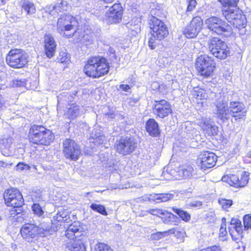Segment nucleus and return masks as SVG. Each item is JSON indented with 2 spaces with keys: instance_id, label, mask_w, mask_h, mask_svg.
Segmentation results:
<instances>
[{
  "instance_id": "1",
  "label": "nucleus",
  "mask_w": 251,
  "mask_h": 251,
  "mask_svg": "<svg viewBox=\"0 0 251 251\" xmlns=\"http://www.w3.org/2000/svg\"><path fill=\"white\" fill-rule=\"evenodd\" d=\"M109 70V65L106 59L102 57L95 56L88 60L84 72L90 77L99 78L107 74Z\"/></svg>"
},
{
  "instance_id": "30",
  "label": "nucleus",
  "mask_w": 251,
  "mask_h": 251,
  "mask_svg": "<svg viewBox=\"0 0 251 251\" xmlns=\"http://www.w3.org/2000/svg\"><path fill=\"white\" fill-rule=\"evenodd\" d=\"M69 7L70 6L66 1L59 0L54 6H50L48 7H46V11L51 14L52 11L54 10L58 13L62 10L67 11Z\"/></svg>"
},
{
  "instance_id": "20",
  "label": "nucleus",
  "mask_w": 251,
  "mask_h": 251,
  "mask_svg": "<svg viewBox=\"0 0 251 251\" xmlns=\"http://www.w3.org/2000/svg\"><path fill=\"white\" fill-rule=\"evenodd\" d=\"M37 225L34 224H25L21 228L20 232L22 236L29 241L32 239L39 236Z\"/></svg>"
},
{
  "instance_id": "51",
  "label": "nucleus",
  "mask_w": 251,
  "mask_h": 251,
  "mask_svg": "<svg viewBox=\"0 0 251 251\" xmlns=\"http://www.w3.org/2000/svg\"><path fill=\"white\" fill-rule=\"evenodd\" d=\"M245 229H251V216L248 215L244 217L243 220Z\"/></svg>"
},
{
  "instance_id": "12",
  "label": "nucleus",
  "mask_w": 251,
  "mask_h": 251,
  "mask_svg": "<svg viewBox=\"0 0 251 251\" xmlns=\"http://www.w3.org/2000/svg\"><path fill=\"white\" fill-rule=\"evenodd\" d=\"M249 173L244 171L240 175H229L224 176L222 180L226 182L230 185L235 187L245 186L249 181Z\"/></svg>"
},
{
  "instance_id": "25",
  "label": "nucleus",
  "mask_w": 251,
  "mask_h": 251,
  "mask_svg": "<svg viewBox=\"0 0 251 251\" xmlns=\"http://www.w3.org/2000/svg\"><path fill=\"white\" fill-rule=\"evenodd\" d=\"M146 129L152 137H157L160 133L158 124L154 119H150L146 122Z\"/></svg>"
},
{
  "instance_id": "64",
  "label": "nucleus",
  "mask_w": 251,
  "mask_h": 251,
  "mask_svg": "<svg viewBox=\"0 0 251 251\" xmlns=\"http://www.w3.org/2000/svg\"><path fill=\"white\" fill-rule=\"evenodd\" d=\"M11 166L12 165V164H9L8 163H7L6 162H4L3 161L0 160V167H3V168H6L8 166Z\"/></svg>"
},
{
  "instance_id": "34",
  "label": "nucleus",
  "mask_w": 251,
  "mask_h": 251,
  "mask_svg": "<svg viewBox=\"0 0 251 251\" xmlns=\"http://www.w3.org/2000/svg\"><path fill=\"white\" fill-rule=\"evenodd\" d=\"M179 175L184 178H191L195 174L194 168L190 165L186 166L178 171Z\"/></svg>"
},
{
  "instance_id": "9",
  "label": "nucleus",
  "mask_w": 251,
  "mask_h": 251,
  "mask_svg": "<svg viewBox=\"0 0 251 251\" xmlns=\"http://www.w3.org/2000/svg\"><path fill=\"white\" fill-rule=\"evenodd\" d=\"M3 198L5 204L8 206L21 207L24 203L23 196L17 189L7 190L3 194Z\"/></svg>"
},
{
  "instance_id": "55",
  "label": "nucleus",
  "mask_w": 251,
  "mask_h": 251,
  "mask_svg": "<svg viewBox=\"0 0 251 251\" xmlns=\"http://www.w3.org/2000/svg\"><path fill=\"white\" fill-rule=\"evenodd\" d=\"M168 233V230L163 232H157L151 235V238L154 240H159L164 236L165 234Z\"/></svg>"
},
{
  "instance_id": "47",
  "label": "nucleus",
  "mask_w": 251,
  "mask_h": 251,
  "mask_svg": "<svg viewBox=\"0 0 251 251\" xmlns=\"http://www.w3.org/2000/svg\"><path fill=\"white\" fill-rule=\"evenodd\" d=\"M33 213L39 217H42L44 214V211L38 203H34L32 206Z\"/></svg>"
},
{
  "instance_id": "8",
  "label": "nucleus",
  "mask_w": 251,
  "mask_h": 251,
  "mask_svg": "<svg viewBox=\"0 0 251 251\" xmlns=\"http://www.w3.org/2000/svg\"><path fill=\"white\" fill-rule=\"evenodd\" d=\"M215 64L214 61L212 57L204 54L197 59L196 67L201 75L208 77L212 74L215 68Z\"/></svg>"
},
{
  "instance_id": "53",
  "label": "nucleus",
  "mask_w": 251,
  "mask_h": 251,
  "mask_svg": "<svg viewBox=\"0 0 251 251\" xmlns=\"http://www.w3.org/2000/svg\"><path fill=\"white\" fill-rule=\"evenodd\" d=\"M147 211L151 215L158 217L165 214V212L162 209H151Z\"/></svg>"
},
{
  "instance_id": "13",
  "label": "nucleus",
  "mask_w": 251,
  "mask_h": 251,
  "mask_svg": "<svg viewBox=\"0 0 251 251\" xmlns=\"http://www.w3.org/2000/svg\"><path fill=\"white\" fill-rule=\"evenodd\" d=\"M151 33L157 40H162L166 38L168 34V29L166 25L161 20L153 17L152 24L151 25Z\"/></svg>"
},
{
  "instance_id": "40",
  "label": "nucleus",
  "mask_w": 251,
  "mask_h": 251,
  "mask_svg": "<svg viewBox=\"0 0 251 251\" xmlns=\"http://www.w3.org/2000/svg\"><path fill=\"white\" fill-rule=\"evenodd\" d=\"M222 220V223L219 231V238L220 240L225 241L227 240L226 235L227 234L226 229V218H223Z\"/></svg>"
},
{
  "instance_id": "52",
  "label": "nucleus",
  "mask_w": 251,
  "mask_h": 251,
  "mask_svg": "<svg viewBox=\"0 0 251 251\" xmlns=\"http://www.w3.org/2000/svg\"><path fill=\"white\" fill-rule=\"evenodd\" d=\"M196 95L197 96L196 98L201 100L207 99L208 97V94L206 93L205 90L202 89H199V90L196 92Z\"/></svg>"
},
{
  "instance_id": "56",
  "label": "nucleus",
  "mask_w": 251,
  "mask_h": 251,
  "mask_svg": "<svg viewBox=\"0 0 251 251\" xmlns=\"http://www.w3.org/2000/svg\"><path fill=\"white\" fill-rule=\"evenodd\" d=\"M25 85V79H16L13 81V86L15 87L24 86Z\"/></svg>"
},
{
  "instance_id": "24",
  "label": "nucleus",
  "mask_w": 251,
  "mask_h": 251,
  "mask_svg": "<svg viewBox=\"0 0 251 251\" xmlns=\"http://www.w3.org/2000/svg\"><path fill=\"white\" fill-rule=\"evenodd\" d=\"M77 92V91H75V93H70L67 92H63L60 93L57 96V110H61V108L65 106H68L69 104H70V102L73 100L74 96H75Z\"/></svg>"
},
{
  "instance_id": "16",
  "label": "nucleus",
  "mask_w": 251,
  "mask_h": 251,
  "mask_svg": "<svg viewBox=\"0 0 251 251\" xmlns=\"http://www.w3.org/2000/svg\"><path fill=\"white\" fill-rule=\"evenodd\" d=\"M217 156L212 152L204 151L199 155L197 163L202 169L211 168L214 167L217 161Z\"/></svg>"
},
{
  "instance_id": "37",
  "label": "nucleus",
  "mask_w": 251,
  "mask_h": 251,
  "mask_svg": "<svg viewBox=\"0 0 251 251\" xmlns=\"http://www.w3.org/2000/svg\"><path fill=\"white\" fill-rule=\"evenodd\" d=\"M230 226L228 227V230L231 229L232 231L235 233H239L242 234L243 230L242 228L241 222L240 220L232 218L230 221Z\"/></svg>"
},
{
  "instance_id": "21",
  "label": "nucleus",
  "mask_w": 251,
  "mask_h": 251,
  "mask_svg": "<svg viewBox=\"0 0 251 251\" xmlns=\"http://www.w3.org/2000/svg\"><path fill=\"white\" fill-rule=\"evenodd\" d=\"M44 47L45 54L50 58L53 57L56 49V43L53 37L50 34H46L44 37Z\"/></svg>"
},
{
  "instance_id": "58",
  "label": "nucleus",
  "mask_w": 251,
  "mask_h": 251,
  "mask_svg": "<svg viewBox=\"0 0 251 251\" xmlns=\"http://www.w3.org/2000/svg\"><path fill=\"white\" fill-rule=\"evenodd\" d=\"M189 206L197 208H200L202 206V202L199 201H193L190 202Z\"/></svg>"
},
{
  "instance_id": "2",
  "label": "nucleus",
  "mask_w": 251,
  "mask_h": 251,
  "mask_svg": "<svg viewBox=\"0 0 251 251\" xmlns=\"http://www.w3.org/2000/svg\"><path fill=\"white\" fill-rule=\"evenodd\" d=\"M28 137L30 143L39 145L48 146L54 140V135L51 130L38 125L31 126Z\"/></svg>"
},
{
  "instance_id": "14",
  "label": "nucleus",
  "mask_w": 251,
  "mask_h": 251,
  "mask_svg": "<svg viewBox=\"0 0 251 251\" xmlns=\"http://www.w3.org/2000/svg\"><path fill=\"white\" fill-rule=\"evenodd\" d=\"M152 110L153 114L160 118L168 116L172 111L171 104L165 100H155Z\"/></svg>"
},
{
  "instance_id": "42",
  "label": "nucleus",
  "mask_w": 251,
  "mask_h": 251,
  "mask_svg": "<svg viewBox=\"0 0 251 251\" xmlns=\"http://www.w3.org/2000/svg\"><path fill=\"white\" fill-rule=\"evenodd\" d=\"M213 124V122L209 118H202L201 121L200 123V126H201L204 131L207 128H209V127L211 126Z\"/></svg>"
},
{
  "instance_id": "38",
  "label": "nucleus",
  "mask_w": 251,
  "mask_h": 251,
  "mask_svg": "<svg viewBox=\"0 0 251 251\" xmlns=\"http://www.w3.org/2000/svg\"><path fill=\"white\" fill-rule=\"evenodd\" d=\"M165 214L162 215L163 217H162L163 222L166 224L169 225H176V220L177 217L174 215L173 213L164 211Z\"/></svg>"
},
{
  "instance_id": "50",
  "label": "nucleus",
  "mask_w": 251,
  "mask_h": 251,
  "mask_svg": "<svg viewBox=\"0 0 251 251\" xmlns=\"http://www.w3.org/2000/svg\"><path fill=\"white\" fill-rule=\"evenodd\" d=\"M95 251H112V250L108 245L104 243H99L98 244Z\"/></svg>"
},
{
  "instance_id": "63",
  "label": "nucleus",
  "mask_w": 251,
  "mask_h": 251,
  "mask_svg": "<svg viewBox=\"0 0 251 251\" xmlns=\"http://www.w3.org/2000/svg\"><path fill=\"white\" fill-rule=\"evenodd\" d=\"M160 87V86H159V84L158 82H153L151 84V88L154 90H157Z\"/></svg>"
},
{
  "instance_id": "17",
  "label": "nucleus",
  "mask_w": 251,
  "mask_h": 251,
  "mask_svg": "<svg viewBox=\"0 0 251 251\" xmlns=\"http://www.w3.org/2000/svg\"><path fill=\"white\" fill-rule=\"evenodd\" d=\"M223 6L222 12L225 18H234L237 10L239 0H218Z\"/></svg>"
},
{
  "instance_id": "43",
  "label": "nucleus",
  "mask_w": 251,
  "mask_h": 251,
  "mask_svg": "<svg viewBox=\"0 0 251 251\" xmlns=\"http://www.w3.org/2000/svg\"><path fill=\"white\" fill-rule=\"evenodd\" d=\"M70 54L67 52L66 50L60 52L59 54L57 57L58 61L60 62L61 63H66L70 60Z\"/></svg>"
},
{
  "instance_id": "22",
  "label": "nucleus",
  "mask_w": 251,
  "mask_h": 251,
  "mask_svg": "<svg viewBox=\"0 0 251 251\" xmlns=\"http://www.w3.org/2000/svg\"><path fill=\"white\" fill-rule=\"evenodd\" d=\"M70 215L71 212L67 209H64L57 212L56 215L53 216V219L51 220L53 224V230L54 231L58 230L59 226H61L60 223H69L71 221Z\"/></svg>"
},
{
  "instance_id": "45",
  "label": "nucleus",
  "mask_w": 251,
  "mask_h": 251,
  "mask_svg": "<svg viewBox=\"0 0 251 251\" xmlns=\"http://www.w3.org/2000/svg\"><path fill=\"white\" fill-rule=\"evenodd\" d=\"M160 40H157L156 37L152 35L151 32V36L149 39L148 45L151 49L154 50L159 45V42Z\"/></svg>"
},
{
  "instance_id": "29",
  "label": "nucleus",
  "mask_w": 251,
  "mask_h": 251,
  "mask_svg": "<svg viewBox=\"0 0 251 251\" xmlns=\"http://www.w3.org/2000/svg\"><path fill=\"white\" fill-rule=\"evenodd\" d=\"M50 221L51 223L49 221L42 220L38 226H37L39 236H46V233L48 232L54 231L52 229L53 224L51 220Z\"/></svg>"
},
{
  "instance_id": "23",
  "label": "nucleus",
  "mask_w": 251,
  "mask_h": 251,
  "mask_svg": "<svg viewBox=\"0 0 251 251\" xmlns=\"http://www.w3.org/2000/svg\"><path fill=\"white\" fill-rule=\"evenodd\" d=\"M73 17L70 15L64 14L62 15L58 20L57 29L60 33L64 30L69 31L72 29L73 26L72 25Z\"/></svg>"
},
{
  "instance_id": "48",
  "label": "nucleus",
  "mask_w": 251,
  "mask_h": 251,
  "mask_svg": "<svg viewBox=\"0 0 251 251\" xmlns=\"http://www.w3.org/2000/svg\"><path fill=\"white\" fill-rule=\"evenodd\" d=\"M169 234H175L177 238L183 237L184 236V234H185V232H184L183 230H179L177 228H173L168 230Z\"/></svg>"
},
{
  "instance_id": "44",
  "label": "nucleus",
  "mask_w": 251,
  "mask_h": 251,
  "mask_svg": "<svg viewBox=\"0 0 251 251\" xmlns=\"http://www.w3.org/2000/svg\"><path fill=\"white\" fill-rule=\"evenodd\" d=\"M218 201L222 208L226 210L233 204L232 201L231 200L220 199Z\"/></svg>"
},
{
  "instance_id": "11",
  "label": "nucleus",
  "mask_w": 251,
  "mask_h": 251,
  "mask_svg": "<svg viewBox=\"0 0 251 251\" xmlns=\"http://www.w3.org/2000/svg\"><path fill=\"white\" fill-rule=\"evenodd\" d=\"M63 151L66 158L75 161L79 158L81 154L79 146L70 139H66L64 141Z\"/></svg>"
},
{
  "instance_id": "33",
  "label": "nucleus",
  "mask_w": 251,
  "mask_h": 251,
  "mask_svg": "<svg viewBox=\"0 0 251 251\" xmlns=\"http://www.w3.org/2000/svg\"><path fill=\"white\" fill-rule=\"evenodd\" d=\"M12 143L13 139L10 137L4 138L0 140V148L1 153L4 155L7 156L8 155V153L6 152L5 150L10 148Z\"/></svg>"
},
{
  "instance_id": "57",
  "label": "nucleus",
  "mask_w": 251,
  "mask_h": 251,
  "mask_svg": "<svg viewBox=\"0 0 251 251\" xmlns=\"http://www.w3.org/2000/svg\"><path fill=\"white\" fill-rule=\"evenodd\" d=\"M197 1L196 0H190L187 8V11H192L196 7Z\"/></svg>"
},
{
  "instance_id": "46",
  "label": "nucleus",
  "mask_w": 251,
  "mask_h": 251,
  "mask_svg": "<svg viewBox=\"0 0 251 251\" xmlns=\"http://www.w3.org/2000/svg\"><path fill=\"white\" fill-rule=\"evenodd\" d=\"M209 128H207L204 132L208 136H215L217 135L218 132V127L217 126L213 124L209 127Z\"/></svg>"
},
{
  "instance_id": "32",
  "label": "nucleus",
  "mask_w": 251,
  "mask_h": 251,
  "mask_svg": "<svg viewBox=\"0 0 251 251\" xmlns=\"http://www.w3.org/2000/svg\"><path fill=\"white\" fill-rule=\"evenodd\" d=\"M22 10L26 12L28 15H32L36 12V8L34 4L29 1L23 0L21 1Z\"/></svg>"
},
{
  "instance_id": "7",
  "label": "nucleus",
  "mask_w": 251,
  "mask_h": 251,
  "mask_svg": "<svg viewBox=\"0 0 251 251\" xmlns=\"http://www.w3.org/2000/svg\"><path fill=\"white\" fill-rule=\"evenodd\" d=\"M228 100V98L226 96H220L214 103L213 113L217 119L223 122L230 118Z\"/></svg>"
},
{
  "instance_id": "39",
  "label": "nucleus",
  "mask_w": 251,
  "mask_h": 251,
  "mask_svg": "<svg viewBox=\"0 0 251 251\" xmlns=\"http://www.w3.org/2000/svg\"><path fill=\"white\" fill-rule=\"evenodd\" d=\"M172 210L176 213L183 221L188 222L190 220L191 216L186 211L176 207H172Z\"/></svg>"
},
{
  "instance_id": "54",
  "label": "nucleus",
  "mask_w": 251,
  "mask_h": 251,
  "mask_svg": "<svg viewBox=\"0 0 251 251\" xmlns=\"http://www.w3.org/2000/svg\"><path fill=\"white\" fill-rule=\"evenodd\" d=\"M16 169L19 171L29 170L30 167L25 163L20 162L16 165Z\"/></svg>"
},
{
  "instance_id": "35",
  "label": "nucleus",
  "mask_w": 251,
  "mask_h": 251,
  "mask_svg": "<svg viewBox=\"0 0 251 251\" xmlns=\"http://www.w3.org/2000/svg\"><path fill=\"white\" fill-rule=\"evenodd\" d=\"M127 26L131 30L132 35L135 36L141 31V22L138 19L134 21L132 20L127 24Z\"/></svg>"
},
{
  "instance_id": "27",
  "label": "nucleus",
  "mask_w": 251,
  "mask_h": 251,
  "mask_svg": "<svg viewBox=\"0 0 251 251\" xmlns=\"http://www.w3.org/2000/svg\"><path fill=\"white\" fill-rule=\"evenodd\" d=\"M80 111L79 106L75 103L69 104L67 110L65 111L64 115L66 118L73 120L80 115Z\"/></svg>"
},
{
  "instance_id": "60",
  "label": "nucleus",
  "mask_w": 251,
  "mask_h": 251,
  "mask_svg": "<svg viewBox=\"0 0 251 251\" xmlns=\"http://www.w3.org/2000/svg\"><path fill=\"white\" fill-rule=\"evenodd\" d=\"M116 114L113 110L109 109L108 112L105 113V118L113 119L115 118Z\"/></svg>"
},
{
  "instance_id": "19",
  "label": "nucleus",
  "mask_w": 251,
  "mask_h": 251,
  "mask_svg": "<svg viewBox=\"0 0 251 251\" xmlns=\"http://www.w3.org/2000/svg\"><path fill=\"white\" fill-rule=\"evenodd\" d=\"M228 108L230 118L233 117L235 119H240L246 116V111L244 105L239 101H230Z\"/></svg>"
},
{
  "instance_id": "15",
  "label": "nucleus",
  "mask_w": 251,
  "mask_h": 251,
  "mask_svg": "<svg viewBox=\"0 0 251 251\" xmlns=\"http://www.w3.org/2000/svg\"><path fill=\"white\" fill-rule=\"evenodd\" d=\"M203 25L201 18L197 16L193 18L184 29L183 33L188 38L195 37L201 31Z\"/></svg>"
},
{
  "instance_id": "4",
  "label": "nucleus",
  "mask_w": 251,
  "mask_h": 251,
  "mask_svg": "<svg viewBox=\"0 0 251 251\" xmlns=\"http://www.w3.org/2000/svg\"><path fill=\"white\" fill-rule=\"evenodd\" d=\"M6 62L8 66L15 69L25 67L28 62V55L22 49H11L6 56Z\"/></svg>"
},
{
  "instance_id": "41",
  "label": "nucleus",
  "mask_w": 251,
  "mask_h": 251,
  "mask_svg": "<svg viewBox=\"0 0 251 251\" xmlns=\"http://www.w3.org/2000/svg\"><path fill=\"white\" fill-rule=\"evenodd\" d=\"M90 207L93 210L98 212L102 215L107 216L108 214L105 206L102 204L92 203L90 205Z\"/></svg>"
},
{
  "instance_id": "31",
  "label": "nucleus",
  "mask_w": 251,
  "mask_h": 251,
  "mask_svg": "<svg viewBox=\"0 0 251 251\" xmlns=\"http://www.w3.org/2000/svg\"><path fill=\"white\" fill-rule=\"evenodd\" d=\"M174 195L171 193H158L151 195L150 201H153L156 203L166 202L173 199Z\"/></svg>"
},
{
  "instance_id": "49",
  "label": "nucleus",
  "mask_w": 251,
  "mask_h": 251,
  "mask_svg": "<svg viewBox=\"0 0 251 251\" xmlns=\"http://www.w3.org/2000/svg\"><path fill=\"white\" fill-rule=\"evenodd\" d=\"M229 234L230 235L232 240L236 243H238L243 237L242 234L239 233H235L234 231L231 230V229L228 230Z\"/></svg>"
},
{
  "instance_id": "59",
  "label": "nucleus",
  "mask_w": 251,
  "mask_h": 251,
  "mask_svg": "<svg viewBox=\"0 0 251 251\" xmlns=\"http://www.w3.org/2000/svg\"><path fill=\"white\" fill-rule=\"evenodd\" d=\"M207 251H222V247L219 245H215L206 248Z\"/></svg>"
},
{
  "instance_id": "5",
  "label": "nucleus",
  "mask_w": 251,
  "mask_h": 251,
  "mask_svg": "<svg viewBox=\"0 0 251 251\" xmlns=\"http://www.w3.org/2000/svg\"><path fill=\"white\" fill-rule=\"evenodd\" d=\"M210 52L220 59H224L230 54V50L226 44L217 37L212 38L208 42Z\"/></svg>"
},
{
  "instance_id": "18",
  "label": "nucleus",
  "mask_w": 251,
  "mask_h": 251,
  "mask_svg": "<svg viewBox=\"0 0 251 251\" xmlns=\"http://www.w3.org/2000/svg\"><path fill=\"white\" fill-rule=\"evenodd\" d=\"M123 8L120 3H115L106 13V20L110 24L119 23L122 18Z\"/></svg>"
},
{
  "instance_id": "62",
  "label": "nucleus",
  "mask_w": 251,
  "mask_h": 251,
  "mask_svg": "<svg viewBox=\"0 0 251 251\" xmlns=\"http://www.w3.org/2000/svg\"><path fill=\"white\" fill-rule=\"evenodd\" d=\"M119 89L123 90L126 92H128L129 90L130 89V87L127 84H121L119 86Z\"/></svg>"
},
{
  "instance_id": "6",
  "label": "nucleus",
  "mask_w": 251,
  "mask_h": 251,
  "mask_svg": "<svg viewBox=\"0 0 251 251\" xmlns=\"http://www.w3.org/2000/svg\"><path fill=\"white\" fill-rule=\"evenodd\" d=\"M205 25L208 29L218 35H227L230 33L231 29V26L226 21L215 16L207 19Z\"/></svg>"
},
{
  "instance_id": "10",
  "label": "nucleus",
  "mask_w": 251,
  "mask_h": 251,
  "mask_svg": "<svg viewBox=\"0 0 251 251\" xmlns=\"http://www.w3.org/2000/svg\"><path fill=\"white\" fill-rule=\"evenodd\" d=\"M115 147L119 153L126 155L133 151L136 148L134 139L132 137L122 136L115 143Z\"/></svg>"
},
{
  "instance_id": "28",
  "label": "nucleus",
  "mask_w": 251,
  "mask_h": 251,
  "mask_svg": "<svg viewBox=\"0 0 251 251\" xmlns=\"http://www.w3.org/2000/svg\"><path fill=\"white\" fill-rule=\"evenodd\" d=\"M234 18L227 19L226 18L229 22H231L232 20L233 24L238 28L241 29L244 28L246 25V20L245 17H242L241 14L240 13L239 9L237 7V10L236 12Z\"/></svg>"
},
{
  "instance_id": "26",
  "label": "nucleus",
  "mask_w": 251,
  "mask_h": 251,
  "mask_svg": "<svg viewBox=\"0 0 251 251\" xmlns=\"http://www.w3.org/2000/svg\"><path fill=\"white\" fill-rule=\"evenodd\" d=\"M90 142L97 144H102L106 142V138L102 134L101 129L96 127L93 129L90 133Z\"/></svg>"
},
{
  "instance_id": "36",
  "label": "nucleus",
  "mask_w": 251,
  "mask_h": 251,
  "mask_svg": "<svg viewBox=\"0 0 251 251\" xmlns=\"http://www.w3.org/2000/svg\"><path fill=\"white\" fill-rule=\"evenodd\" d=\"M84 34L82 35H79L80 37L78 39H79L78 42L80 43L84 44L86 46H88L92 44L94 41V36L93 33H88L87 31L84 32Z\"/></svg>"
},
{
  "instance_id": "3",
  "label": "nucleus",
  "mask_w": 251,
  "mask_h": 251,
  "mask_svg": "<svg viewBox=\"0 0 251 251\" xmlns=\"http://www.w3.org/2000/svg\"><path fill=\"white\" fill-rule=\"evenodd\" d=\"M82 229L79 223L74 222L66 230V236L71 240L68 245L71 251H86L85 247L81 240H74L83 234Z\"/></svg>"
},
{
  "instance_id": "61",
  "label": "nucleus",
  "mask_w": 251,
  "mask_h": 251,
  "mask_svg": "<svg viewBox=\"0 0 251 251\" xmlns=\"http://www.w3.org/2000/svg\"><path fill=\"white\" fill-rule=\"evenodd\" d=\"M109 54L111 59L113 61H114V59L115 60V61L117 60V56L115 54V50L113 49H112L111 48H109Z\"/></svg>"
}]
</instances>
